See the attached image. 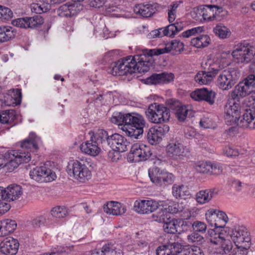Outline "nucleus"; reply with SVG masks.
Listing matches in <instances>:
<instances>
[{
  "label": "nucleus",
  "instance_id": "obj_1",
  "mask_svg": "<svg viewBox=\"0 0 255 255\" xmlns=\"http://www.w3.org/2000/svg\"><path fill=\"white\" fill-rule=\"evenodd\" d=\"M184 47L183 42L179 40L174 39L166 44L163 48L145 49L140 54L134 56H129L119 60L112 64L107 71L108 73L113 76L128 75L136 72H146L149 71L152 64V56L168 53L171 50L180 52L183 50Z\"/></svg>",
  "mask_w": 255,
  "mask_h": 255
},
{
  "label": "nucleus",
  "instance_id": "obj_2",
  "mask_svg": "<svg viewBox=\"0 0 255 255\" xmlns=\"http://www.w3.org/2000/svg\"><path fill=\"white\" fill-rule=\"evenodd\" d=\"M41 139L34 133H30L28 137L20 142V149L6 151L2 154V167L6 172H11L22 163H28L31 160L30 152L38 149Z\"/></svg>",
  "mask_w": 255,
  "mask_h": 255
},
{
  "label": "nucleus",
  "instance_id": "obj_3",
  "mask_svg": "<svg viewBox=\"0 0 255 255\" xmlns=\"http://www.w3.org/2000/svg\"><path fill=\"white\" fill-rule=\"evenodd\" d=\"M238 102L229 100L225 107L224 119L228 125H236L243 128H255V109H247L242 117Z\"/></svg>",
  "mask_w": 255,
  "mask_h": 255
},
{
  "label": "nucleus",
  "instance_id": "obj_4",
  "mask_svg": "<svg viewBox=\"0 0 255 255\" xmlns=\"http://www.w3.org/2000/svg\"><path fill=\"white\" fill-rule=\"evenodd\" d=\"M216 63L221 67L217 73V75H218L217 85L222 90H229L239 79L240 72L236 68H228L224 69L228 63L226 62V59L221 56L216 57Z\"/></svg>",
  "mask_w": 255,
  "mask_h": 255
},
{
  "label": "nucleus",
  "instance_id": "obj_5",
  "mask_svg": "<svg viewBox=\"0 0 255 255\" xmlns=\"http://www.w3.org/2000/svg\"><path fill=\"white\" fill-rule=\"evenodd\" d=\"M232 55L235 61L238 63H248L252 61L251 68L255 67V47L248 42L237 45Z\"/></svg>",
  "mask_w": 255,
  "mask_h": 255
},
{
  "label": "nucleus",
  "instance_id": "obj_6",
  "mask_svg": "<svg viewBox=\"0 0 255 255\" xmlns=\"http://www.w3.org/2000/svg\"><path fill=\"white\" fill-rule=\"evenodd\" d=\"M88 165V162L83 158L71 160L67 167L68 173L80 182H85L91 176Z\"/></svg>",
  "mask_w": 255,
  "mask_h": 255
},
{
  "label": "nucleus",
  "instance_id": "obj_7",
  "mask_svg": "<svg viewBox=\"0 0 255 255\" xmlns=\"http://www.w3.org/2000/svg\"><path fill=\"white\" fill-rule=\"evenodd\" d=\"M145 115L150 122L156 124L167 123L170 117L169 109L163 105L156 103L148 106Z\"/></svg>",
  "mask_w": 255,
  "mask_h": 255
},
{
  "label": "nucleus",
  "instance_id": "obj_8",
  "mask_svg": "<svg viewBox=\"0 0 255 255\" xmlns=\"http://www.w3.org/2000/svg\"><path fill=\"white\" fill-rule=\"evenodd\" d=\"M206 65L207 67L205 68V70L199 71L194 77L195 81L199 85L210 83L221 68L220 65L216 63V58L208 60Z\"/></svg>",
  "mask_w": 255,
  "mask_h": 255
},
{
  "label": "nucleus",
  "instance_id": "obj_9",
  "mask_svg": "<svg viewBox=\"0 0 255 255\" xmlns=\"http://www.w3.org/2000/svg\"><path fill=\"white\" fill-rule=\"evenodd\" d=\"M255 88V75L251 74L236 86L231 94V100L235 101L236 99L244 97L253 92Z\"/></svg>",
  "mask_w": 255,
  "mask_h": 255
},
{
  "label": "nucleus",
  "instance_id": "obj_10",
  "mask_svg": "<svg viewBox=\"0 0 255 255\" xmlns=\"http://www.w3.org/2000/svg\"><path fill=\"white\" fill-rule=\"evenodd\" d=\"M230 237L235 245H241L244 249H250L251 236L248 229L244 226H236L232 229Z\"/></svg>",
  "mask_w": 255,
  "mask_h": 255
},
{
  "label": "nucleus",
  "instance_id": "obj_11",
  "mask_svg": "<svg viewBox=\"0 0 255 255\" xmlns=\"http://www.w3.org/2000/svg\"><path fill=\"white\" fill-rule=\"evenodd\" d=\"M151 155L149 146L144 144L135 143L131 147L128 159L130 162H138L147 160Z\"/></svg>",
  "mask_w": 255,
  "mask_h": 255
},
{
  "label": "nucleus",
  "instance_id": "obj_12",
  "mask_svg": "<svg viewBox=\"0 0 255 255\" xmlns=\"http://www.w3.org/2000/svg\"><path fill=\"white\" fill-rule=\"evenodd\" d=\"M29 176L34 180L40 182H49L56 179L57 176L45 164L37 166L30 171Z\"/></svg>",
  "mask_w": 255,
  "mask_h": 255
},
{
  "label": "nucleus",
  "instance_id": "obj_13",
  "mask_svg": "<svg viewBox=\"0 0 255 255\" xmlns=\"http://www.w3.org/2000/svg\"><path fill=\"white\" fill-rule=\"evenodd\" d=\"M169 108L174 111L176 118L180 122H184L187 117L193 116L190 107L183 105L179 101L170 99L167 101Z\"/></svg>",
  "mask_w": 255,
  "mask_h": 255
},
{
  "label": "nucleus",
  "instance_id": "obj_14",
  "mask_svg": "<svg viewBox=\"0 0 255 255\" xmlns=\"http://www.w3.org/2000/svg\"><path fill=\"white\" fill-rule=\"evenodd\" d=\"M206 219L211 226L223 228L228 221L226 214L221 211L210 210L206 214Z\"/></svg>",
  "mask_w": 255,
  "mask_h": 255
},
{
  "label": "nucleus",
  "instance_id": "obj_15",
  "mask_svg": "<svg viewBox=\"0 0 255 255\" xmlns=\"http://www.w3.org/2000/svg\"><path fill=\"white\" fill-rule=\"evenodd\" d=\"M162 201L154 200H142L135 201L133 208L137 213L142 214H149L155 211L159 207Z\"/></svg>",
  "mask_w": 255,
  "mask_h": 255
},
{
  "label": "nucleus",
  "instance_id": "obj_16",
  "mask_svg": "<svg viewBox=\"0 0 255 255\" xmlns=\"http://www.w3.org/2000/svg\"><path fill=\"white\" fill-rule=\"evenodd\" d=\"M44 22V19L39 15L33 17H25L19 18L12 21V24L15 26L21 28H34L38 27Z\"/></svg>",
  "mask_w": 255,
  "mask_h": 255
},
{
  "label": "nucleus",
  "instance_id": "obj_17",
  "mask_svg": "<svg viewBox=\"0 0 255 255\" xmlns=\"http://www.w3.org/2000/svg\"><path fill=\"white\" fill-rule=\"evenodd\" d=\"M19 244L12 237L0 238V252L5 255H15L17 253Z\"/></svg>",
  "mask_w": 255,
  "mask_h": 255
},
{
  "label": "nucleus",
  "instance_id": "obj_18",
  "mask_svg": "<svg viewBox=\"0 0 255 255\" xmlns=\"http://www.w3.org/2000/svg\"><path fill=\"white\" fill-rule=\"evenodd\" d=\"M191 97L197 101H205L210 105L215 103L216 96L215 92L206 88L197 89L191 93Z\"/></svg>",
  "mask_w": 255,
  "mask_h": 255
},
{
  "label": "nucleus",
  "instance_id": "obj_19",
  "mask_svg": "<svg viewBox=\"0 0 255 255\" xmlns=\"http://www.w3.org/2000/svg\"><path fill=\"white\" fill-rule=\"evenodd\" d=\"M108 145L116 151L123 152L128 150V146L129 145V142L122 135L115 133L110 135L108 140Z\"/></svg>",
  "mask_w": 255,
  "mask_h": 255
},
{
  "label": "nucleus",
  "instance_id": "obj_20",
  "mask_svg": "<svg viewBox=\"0 0 255 255\" xmlns=\"http://www.w3.org/2000/svg\"><path fill=\"white\" fill-rule=\"evenodd\" d=\"M222 7L215 5H204L200 9V15L205 21H211L220 20L219 13L222 11Z\"/></svg>",
  "mask_w": 255,
  "mask_h": 255
},
{
  "label": "nucleus",
  "instance_id": "obj_21",
  "mask_svg": "<svg viewBox=\"0 0 255 255\" xmlns=\"http://www.w3.org/2000/svg\"><path fill=\"white\" fill-rule=\"evenodd\" d=\"M94 255H124L121 245L112 244H105L101 250H95L92 251Z\"/></svg>",
  "mask_w": 255,
  "mask_h": 255
},
{
  "label": "nucleus",
  "instance_id": "obj_22",
  "mask_svg": "<svg viewBox=\"0 0 255 255\" xmlns=\"http://www.w3.org/2000/svg\"><path fill=\"white\" fill-rule=\"evenodd\" d=\"M134 114H138L136 113H117L116 115L113 116L111 118L112 122L117 124L119 125L125 124L126 125L131 126L134 120H139L140 122V119H138V116Z\"/></svg>",
  "mask_w": 255,
  "mask_h": 255
},
{
  "label": "nucleus",
  "instance_id": "obj_23",
  "mask_svg": "<svg viewBox=\"0 0 255 255\" xmlns=\"http://www.w3.org/2000/svg\"><path fill=\"white\" fill-rule=\"evenodd\" d=\"M184 23L183 22H176L168 25L163 28L157 29L159 33L158 37H162L164 36L172 37L178 32L183 30Z\"/></svg>",
  "mask_w": 255,
  "mask_h": 255
},
{
  "label": "nucleus",
  "instance_id": "obj_24",
  "mask_svg": "<svg viewBox=\"0 0 255 255\" xmlns=\"http://www.w3.org/2000/svg\"><path fill=\"white\" fill-rule=\"evenodd\" d=\"M184 23L183 22H176L168 25L163 28L157 29L159 33L158 37H162L164 36L172 37L178 32L183 30Z\"/></svg>",
  "mask_w": 255,
  "mask_h": 255
},
{
  "label": "nucleus",
  "instance_id": "obj_25",
  "mask_svg": "<svg viewBox=\"0 0 255 255\" xmlns=\"http://www.w3.org/2000/svg\"><path fill=\"white\" fill-rule=\"evenodd\" d=\"M174 75L171 73L162 72L153 74L146 79V83L149 84H166L173 81Z\"/></svg>",
  "mask_w": 255,
  "mask_h": 255
},
{
  "label": "nucleus",
  "instance_id": "obj_26",
  "mask_svg": "<svg viewBox=\"0 0 255 255\" xmlns=\"http://www.w3.org/2000/svg\"><path fill=\"white\" fill-rule=\"evenodd\" d=\"M80 147L82 152L92 156L98 155L101 151L99 144L91 137L89 140L83 142Z\"/></svg>",
  "mask_w": 255,
  "mask_h": 255
},
{
  "label": "nucleus",
  "instance_id": "obj_27",
  "mask_svg": "<svg viewBox=\"0 0 255 255\" xmlns=\"http://www.w3.org/2000/svg\"><path fill=\"white\" fill-rule=\"evenodd\" d=\"M166 153L169 157L176 158L183 156L184 148L183 145L177 141H171L166 146Z\"/></svg>",
  "mask_w": 255,
  "mask_h": 255
},
{
  "label": "nucleus",
  "instance_id": "obj_28",
  "mask_svg": "<svg viewBox=\"0 0 255 255\" xmlns=\"http://www.w3.org/2000/svg\"><path fill=\"white\" fill-rule=\"evenodd\" d=\"M104 211L108 214L113 215H121L125 213V206L118 202L110 201L104 206Z\"/></svg>",
  "mask_w": 255,
  "mask_h": 255
},
{
  "label": "nucleus",
  "instance_id": "obj_29",
  "mask_svg": "<svg viewBox=\"0 0 255 255\" xmlns=\"http://www.w3.org/2000/svg\"><path fill=\"white\" fill-rule=\"evenodd\" d=\"M155 4H138L133 8V11L143 17H149L152 16L156 11Z\"/></svg>",
  "mask_w": 255,
  "mask_h": 255
},
{
  "label": "nucleus",
  "instance_id": "obj_30",
  "mask_svg": "<svg viewBox=\"0 0 255 255\" xmlns=\"http://www.w3.org/2000/svg\"><path fill=\"white\" fill-rule=\"evenodd\" d=\"M79 9L75 3H67L61 5L57 9V14L60 17H71L78 14Z\"/></svg>",
  "mask_w": 255,
  "mask_h": 255
},
{
  "label": "nucleus",
  "instance_id": "obj_31",
  "mask_svg": "<svg viewBox=\"0 0 255 255\" xmlns=\"http://www.w3.org/2000/svg\"><path fill=\"white\" fill-rule=\"evenodd\" d=\"M164 219L161 215L159 217H157L155 221L158 222H164L163 228L165 232L172 234H175L178 232L177 228L180 227L181 220L173 219L169 221L164 222Z\"/></svg>",
  "mask_w": 255,
  "mask_h": 255
},
{
  "label": "nucleus",
  "instance_id": "obj_32",
  "mask_svg": "<svg viewBox=\"0 0 255 255\" xmlns=\"http://www.w3.org/2000/svg\"><path fill=\"white\" fill-rule=\"evenodd\" d=\"M217 191L215 188L201 190L196 193V201L200 204L208 203L217 194Z\"/></svg>",
  "mask_w": 255,
  "mask_h": 255
},
{
  "label": "nucleus",
  "instance_id": "obj_33",
  "mask_svg": "<svg viewBox=\"0 0 255 255\" xmlns=\"http://www.w3.org/2000/svg\"><path fill=\"white\" fill-rule=\"evenodd\" d=\"M16 226L17 224L14 220L5 219L0 221V238L12 233Z\"/></svg>",
  "mask_w": 255,
  "mask_h": 255
},
{
  "label": "nucleus",
  "instance_id": "obj_34",
  "mask_svg": "<svg viewBox=\"0 0 255 255\" xmlns=\"http://www.w3.org/2000/svg\"><path fill=\"white\" fill-rule=\"evenodd\" d=\"M6 201H12L20 198L22 194V188L17 184H11L5 188Z\"/></svg>",
  "mask_w": 255,
  "mask_h": 255
},
{
  "label": "nucleus",
  "instance_id": "obj_35",
  "mask_svg": "<svg viewBox=\"0 0 255 255\" xmlns=\"http://www.w3.org/2000/svg\"><path fill=\"white\" fill-rule=\"evenodd\" d=\"M16 34L14 29L11 26H0V43L6 42L13 38Z\"/></svg>",
  "mask_w": 255,
  "mask_h": 255
},
{
  "label": "nucleus",
  "instance_id": "obj_36",
  "mask_svg": "<svg viewBox=\"0 0 255 255\" xmlns=\"http://www.w3.org/2000/svg\"><path fill=\"white\" fill-rule=\"evenodd\" d=\"M176 238H177V236L174 235L173 238H170L168 242L166 243L171 255H178L182 253L184 249L183 246L181 243L176 242Z\"/></svg>",
  "mask_w": 255,
  "mask_h": 255
},
{
  "label": "nucleus",
  "instance_id": "obj_37",
  "mask_svg": "<svg viewBox=\"0 0 255 255\" xmlns=\"http://www.w3.org/2000/svg\"><path fill=\"white\" fill-rule=\"evenodd\" d=\"M211 41L210 37L206 34H201L192 38L191 44L198 48H204L209 45Z\"/></svg>",
  "mask_w": 255,
  "mask_h": 255
},
{
  "label": "nucleus",
  "instance_id": "obj_38",
  "mask_svg": "<svg viewBox=\"0 0 255 255\" xmlns=\"http://www.w3.org/2000/svg\"><path fill=\"white\" fill-rule=\"evenodd\" d=\"M164 170L155 166L148 170V176L151 181L156 185L161 182V176Z\"/></svg>",
  "mask_w": 255,
  "mask_h": 255
},
{
  "label": "nucleus",
  "instance_id": "obj_39",
  "mask_svg": "<svg viewBox=\"0 0 255 255\" xmlns=\"http://www.w3.org/2000/svg\"><path fill=\"white\" fill-rule=\"evenodd\" d=\"M131 249L135 252L141 254L146 252L149 250L148 243L145 240L135 238L134 243L131 245Z\"/></svg>",
  "mask_w": 255,
  "mask_h": 255
},
{
  "label": "nucleus",
  "instance_id": "obj_40",
  "mask_svg": "<svg viewBox=\"0 0 255 255\" xmlns=\"http://www.w3.org/2000/svg\"><path fill=\"white\" fill-rule=\"evenodd\" d=\"M91 137L99 144L104 142H107L108 144V140L110 137V135L108 134L106 130L103 129H99Z\"/></svg>",
  "mask_w": 255,
  "mask_h": 255
},
{
  "label": "nucleus",
  "instance_id": "obj_41",
  "mask_svg": "<svg viewBox=\"0 0 255 255\" xmlns=\"http://www.w3.org/2000/svg\"><path fill=\"white\" fill-rule=\"evenodd\" d=\"M173 196L176 198H185V197L189 195V191L184 185L174 184L172 188Z\"/></svg>",
  "mask_w": 255,
  "mask_h": 255
},
{
  "label": "nucleus",
  "instance_id": "obj_42",
  "mask_svg": "<svg viewBox=\"0 0 255 255\" xmlns=\"http://www.w3.org/2000/svg\"><path fill=\"white\" fill-rule=\"evenodd\" d=\"M213 32L216 35L222 39H225L230 36L231 31L223 24H217L213 29Z\"/></svg>",
  "mask_w": 255,
  "mask_h": 255
},
{
  "label": "nucleus",
  "instance_id": "obj_43",
  "mask_svg": "<svg viewBox=\"0 0 255 255\" xmlns=\"http://www.w3.org/2000/svg\"><path fill=\"white\" fill-rule=\"evenodd\" d=\"M15 119V111L12 110L3 111L0 114V123L1 124H11Z\"/></svg>",
  "mask_w": 255,
  "mask_h": 255
},
{
  "label": "nucleus",
  "instance_id": "obj_44",
  "mask_svg": "<svg viewBox=\"0 0 255 255\" xmlns=\"http://www.w3.org/2000/svg\"><path fill=\"white\" fill-rule=\"evenodd\" d=\"M174 179L175 177L173 174L164 170L161 176V182L159 183L158 186L165 188L169 185H171L174 182Z\"/></svg>",
  "mask_w": 255,
  "mask_h": 255
},
{
  "label": "nucleus",
  "instance_id": "obj_45",
  "mask_svg": "<svg viewBox=\"0 0 255 255\" xmlns=\"http://www.w3.org/2000/svg\"><path fill=\"white\" fill-rule=\"evenodd\" d=\"M185 209L183 203L176 202H170L168 207L165 208L166 211L171 214H177L183 212Z\"/></svg>",
  "mask_w": 255,
  "mask_h": 255
},
{
  "label": "nucleus",
  "instance_id": "obj_46",
  "mask_svg": "<svg viewBox=\"0 0 255 255\" xmlns=\"http://www.w3.org/2000/svg\"><path fill=\"white\" fill-rule=\"evenodd\" d=\"M147 139L151 144L153 145L160 141L162 138L157 132V130H155V128H153L149 129L147 134Z\"/></svg>",
  "mask_w": 255,
  "mask_h": 255
},
{
  "label": "nucleus",
  "instance_id": "obj_47",
  "mask_svg": "<svg viewBox=\"0 0 255 255\" xmlns=\"http://www.w3.org/2000/svg\"><path fill=\"white\" fill-rule=\"evenodd\" d=\"M219 245L217 252L221 255L229 253L233 248V244L229 240L222 241Z\"/></svg>",
  "mask_w": 255,
  "mask_h": 255
},
{
  "label": "nucleus",
  "instance_id": "obj_48",
  "mask_svg": "<svg viewBox=\"0 0 255 255\" xmlns=\"http://www.w3.org/2000/svg\"><path fill=\"white\" fill-rule=\"evenodd\" d=\"M179 5V2L175 1L168 7V19L170 23L174 22L175 20L177 9Z\"/></svg>",
  "mask_w": 255,
  "mask_h": 255
},
{
  "label": "nucleus",
  "instance_id": "obj_49",
  "mask_svg": "<svg viewBox=\"0 0 255 255\" xmlns=\"http://www.w3.org/2000/svg\"><path fill=\"white\" fill-rule=\"evenodd\" d=\"M187 240L189 243L195 244L198 245H202L205 242L203 237L195 232L188 235Z\"/></svg>",
  "mask_w": 255,
  "mask_h": 255
},
{
  "label": "nucleus",
  "instance_id": "obj_50",
  "mask_svg": "<svg viewBox=\"0 0 255 255\" xmlns=\"http://www.w3.org/2000/svg\"><path fill=\"white\" fill-rule=\"evenodd\" d=\"M68 214V210L65 207L57 206L52 209L51 211V215L53 217L56 218H63Z\"/></svg>",
  "mask_w": 255,
  "mask_h": 255
},
{
  "label": "nucleus",
  "instance_id": "obj_51",
  "mask_svg": "<svg viewBox=\"0 0 255 255\" xmlns=\"http://www.w3.org/2000/svg\"><path fill=\"white\" fill-rule=\"evenodd\" d=\"M13 13L8 7L0 5V19L1 21H7L12 18Z\"/></svg>",
  "mask_w": 255,
  "mask_h": 255
},
{
  "label": "nucleus",
  "instance_id": "obj_52",
  "mask_svg": "<svg viewBox=\"0 0 255 255\" xmlns=\"http://www.w3.org/2000/svg\"><path fill=\"white\" fill-rule=\"evenodd\" d=\"M47 215H40L32 220L31 224L35 228L40 227L49 223Z\"/></svg>",
  "mask_w": 255,
  "mask_h": 255
},
{
  "label": "nucleus",
  "instance_id": "obj_53",
  "mask_svg": "<svg viewBox=\"0 0 255 255\" xmlns=\"http://www.w3.org/2000/svg\"><path fill=\"white\" fill-rule=\"evenodd\" d=\"M192 227L194 232L197 233L204 234L207 230L206 224L200 221H196L192 224Z\"/></svg>",
  "mask_w": 255,
  "mask_h": 255
},
{
  "label": "nucleus",
  "instance_id": "obj_54",
  "mask_svg": "<svg viewBox=\"0 0 255 255\" xmlns=\"http://www.w3.org/2000/svg\"><path fill=\"white\" fill-rule=\"evenodd\" d=\"M210 162H199L195 164V168L199 173H209Z\"/></svg>",
  "mask_w": 255,
  "mask_h": 255
},
{
  "label": "nucleus",
  "instance_id": "obj_55",
  "mask_svg": "<svg viewBox=\"0 0 255 255\" xmlns=\"http://www.w3.org/2000/svg\"><path fill=\"white\" fill-rule=\"evenodd\" d=\"M182 255H204V252L197 246H193L183 252Z\"/></svg>",
  "mask_w": 255,
  "mask_h": 255
},
{
  "label": "nucleus",
  "instance_id": "obj_56",
  "mask_svg": "<svg viewBox=\"0 0 255 255\" xmlns=\"http://www.w3.org/2000/svg\"><path fill=\"white\" fill-rule=\"evenodd\" d=\"M209 167V173L211 174L219 175L223 171V167L221 163L210 162Z\"/></svg>",
  "mask_w": 255,
  "mask_h": 255
},
{
  "label": "nucleus",
  "instance_id": "obj_57",
  "mask_svg": "<svg viewBox=\"0 0 255 255\" xmlns=\"http://www.w3.org/2000/svg\"><path fill=\"white\" fill-rule=\"evenodd\" d=\"M204 30V27L198 26L192 28L191 29H188L182 33V36L183 37H189L192 35H194L195 34L201 33Z\"/></svg>",
  "mask_w": 255,
  "mask_h": 255
},
{
  "label": "nucleus",
  "instance_id": "obj_58",
  "mask_svg": "<svg viewBox=\"0 0 255 255\" xmlns=\"http://www.w3.org/2000/svg\"><path fill=\"white\" fill-rule=\"evenodd\" d=\"M144 128H132L128 130V134L130 137L138 138L139 136L143 133Z\"/></svg>",
  "mask_w": 255,
  "mask_h": 255
},
{
  "label": "nucleus",
  "instance_id": "obj_59",
  "mask_svg": "<svg viewBox=\"0 0 255 255\" xmlns=\"http://www.w3.org/2000/svg\"><path fill=\"white\" fill-rule=\"evenodd\" d=\"M236 246L237 247L234 249L229 255H248L249 249H244L241 247V245Z\"/></svg>",
  "mask_w": 255,
  "mask_h": 255
},
{
  "label": "nucleus",
  "instance_id": "obj_60",
  "mask_svg": "<svg viewBox=\"0 0 255 255\" xmlns=\"http://www.w3.org/2000/svg\"><path fill=\"white\" fill-rule=\"evenodd\" d=\"M138 116V119H140V122L139 120H134L133 124L131 125L132 128H144L146 126V122L144 118L140 114H134Z\"/></svg>",
  "mask_w": 255,
  "mask_h": 255
},
{
  "label": "nucleus",
  "instance_id": "obj_61",
  "mask_svg": "<svg viewBox=\"0 0 255 255\" xmlns=\"http://www.w3.org/2000/svg\"><path fill=\"white\" fill-rule=\"evenodd\" d=\"M168 248L166 243L158 247L156 251V255H171Z\"/></svg>",
  "mask_w": 255,
  "mask_h": 255
},
{
  "label": "nucleus",
  "instance_id": "obj_62",
  "mask_svg": "<svg viewBox=\"0 0 255 255\" xmlns=\"http://www.w3.org/2000/svg\"><path fill=\"white\" fill-rule=\"evenodd\" d=\"M159 136L162 138V136L166 134L169 130V127L167 125H163L155 128Z\"/></svg>",
  "mask_w": 255,
  "mask_h": 255
},
{
  "label": "nucleus",
  "instance_id": "obj_63",
  "mask_svg": "<svg viewBox=\"0 0 255 255\" xmlns=\"http://www.w3.org/2000/svg\"><path fill=\"white\" fill-rule=\"evenodd\" d=\"M199 124L201 127L204 128H208L211 127L212 122L209 118L203 117L201 119Z\"/></svg>",
  "mask_w": 255,
  "mask_h": 255
},
{
  "label": "nucleus",
  "instance_id": "obj_64",
  "mask_svg": "<svg viewBox=\"0 0 255 255\" xmlns=\"http://www.w3.org/2000/svg\"><path fill=\"white\" fill-rule=\"evenodd\" d=\"M70 237L73 242L79 241L84 238V236L81 234L80 231L77 229L73 230L72 234L70 235Z\"/></svg>",
  "mask_w": 255,
  "mask_h": 255
}]
</instances>
